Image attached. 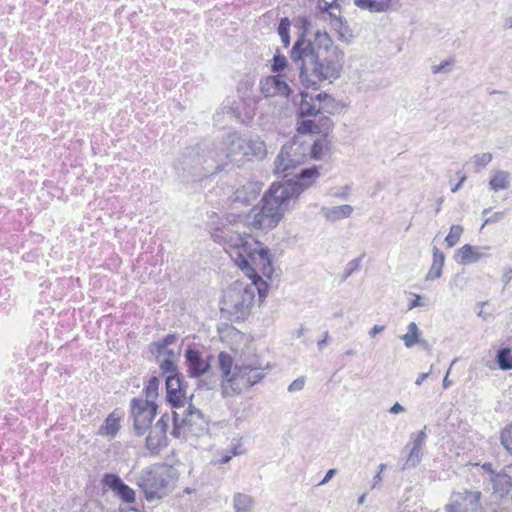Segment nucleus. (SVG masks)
I'll return each instance as SVG.
<instances>
[{
    "label": "nucleus",
    "instance_id": "1",
    "mask_svg": "<svg viewBox=\"0 0 512 512\" xmlns=\"http://www.w3.org/2000/svg\"><path fill=\"white\" fill-rule=\"evenodd\" d=\"M290 59L299 71L306 88L318 89L321 83H332L341 75L344 53L326 31H315L313 43L298 42L290 51Z\"/></svg>",
    "mask_w": 512,
    "mask_h": 512
},
{
    "label": "nucleus",
    "instance_id": "2",
    "mask_svg": "<svg viewBox=\"0 0 512 512\" xmlns=\"http://www.w3.org/2000/svg\"><path fill=\"white\" fill-rule=\"evenodd\" d=\"M267 293L268 284L253 271L252 274H248L247 279L233 282L224 291L220 303L221 314L230 321L245 320L254 306L256 294L262 301Z\"/></svg>",
    "mask_w": 512,
    "mask_h": 512
},
{
    "label": "nucleus",
    "instance_id": "3",
    "mask_svg": "<svg viewBox=\"0 0 512 512\" xmlns=\"http://www.w3.org/2000/svg\"><path fill=\"white\" fill-rule=\"evenodd\" d=\"M211 237L231 256H237V264L242 270L249 269L251 262L261 265L264 270L267 267L271 270L268 248L263 247L251 235L240 234L231 225L223 224L212 228Z\"/></svg>",
    "mask_w": 512,
    "mask_h": 512
},
{
    "label": "nucleus",
    "instance_id": "4",
    "mask_svg": "<svg viewBox=\"0 0 512 512\" xmlns=\"http://www.w3.org/2000/svg\"><path fill=\"white\" fill-rule=\"evenodd\" d=\"M316 166L303 168L291 179L274 183L262 198L265 212L281 220L283 213L290 207L291 201L296 200L306 189L310 188L319 177Z\"/></svg>",
    "mask_w": 512,
    "mask_h": 512
},
{
    "label": "nucleus",
    "instance_id": "5",
    "mask_svg": "<svg viewBox=\"0 0 512 512\" xmlns=\"http://www.w3.org/2000/svg\"><path fill=\"white\" fill-rule=\"evenodd\" d=\"M178 475L177 470L167 464H152L134 477V483L141 489L148 502L166 497L173 489Z\"/></svg>",
    "mask_w": 512,
    "mask_h": 512
},
{
    "label": "nucleus",
    "instance_id": "6",
    "mask_svg": "<svg viewBox=\"0 0 512 512\" xmlns=\"http://www.w3.org/2000/svg\"><path fill=\"white\" fill-rule=\"evenodd\" d=\"M223 145L220 151H209L208 157L203 159V176L221 171L228 163L239 167L248 159L247 139L238 133L228 134Z\"/></svg>",
    "mask_w": 512,
    "mask_h": 512
},
{
    "label": "nucleus",
    "instance_id": "7",
    "mask_svg": "<svg viewBox=\"0 0 512 512\" xmlns=\"http://www.w3.org/2000/svg\"><path fill=\"white\" fill-rule=\"evenodd\" d=\"M167 401L176 410L173 411V430L172 435L179 438L186 437V431H190L192 426V402L188 406H183V387L182 381L177 374H171L166 377Z\"/></svg>",
    "mask_w": 512,
    "mask_h": 512
},
{
    "label": "nucleus",
    "instance_id": "8",
    "mask_svg": "<svg viewBox=\"0 0 512 512\" xmlns=\"http://www.w3.org/2000/svg\"><path fill=\"white\" fill-rule=\"evenodd\" d=\"M308 154V147L298 140H291L285 143L275 159L274 173L282 175L284 180L289 179L291 170L302 164Z\"/></svg>",
    "mask_w": 512,
    "mask_h": 512
},
{
    "label": "nucleus",
    "instance_id": "9",
    "mask_svg": "<svg viewBox=\"0 0 512 512\" xmlns=\"http://www.w3.org/2000/svg\"><path fill=\"white\" fill-rule=\"evenodd\" d=\"M131 417L133 429L136 435H144L151 427L152 421L157 413V405L152 400L133 398L131 400Z\"/></svg>",
    "mask_w": 512,
    "mask_h": 512
},
{
    "label": "nucleus",
    "instance_id": "10",
    "mask_svg": "<svg viewBox=\"0 0 512 512\" xmlns=\"http://www.w3.org/2000/svg\"><path fill=\"white\" fill-rule=\"evenodd\" d=\"M236 384L233 390L240 392L242 387L249 388L264 378V366L258 357L243 360L240 364H235Z\"/></svg>",
    "mask_w": 512,
    "mask_h": 512
},
{
    "label": "nucleus",
    "instance_id": "11",
    "mask_svg": "<svg viewBox=\"0 0 512 512\" xmlns=\"http://www.w3.org/2000/svg\"><path fill=\"white\" fill-rule=\"evenodd\" d=\"M254 86L252 78H245L238 85V93L241 94L240 99L243 102V107L239 103L234 102L227 111L228 114L235 117L238 121L244 123L253 116L255 101L250 97V91Z\"/></svg>",
    "mask_w": 512,
    "mask_h": 512
},
{
    "label": "nucleus",
    "instance_id": "12",
    "mask_svg": "<svg viewBox=\"0 0 512 512\" xmlns=\"http://www.w3.org/2000/svg\"><path fill=\"white\" fill-rule=\"evenodd\" d=\"M481 492L478 490H463L451 495L450 503L446 505L447 512H482L480 503Z\"/></svg>",
    "mask_w": 512,
    "mask_h": 512
},
{
    "label": "nucleus",
    "instance_id": "13",
    "mask_svg": "<svg viewBox=\"0 0 512 512\" xmlns=\"http://www.w3.org/2000/svg\"><path fill=\"white\" fill-rule=\"evenodd\" d=\"M426 439V427L417 433L411 434L410 441L404 447V451L408 450V454L404 463L400 467L402 471L409 470L418 466V464L421 462V450L426 443Z\"/></svg>",
    "mask_w": 512,
    "mask_h": 512
},
{
    "label": "nucleus",
    "instance_id": "14",
    "mask_svg": "<svg viewBox=\"0 0 512 512\" xmlns=\"http://www.w3.org/2000/svg\"><path fill=\"white\" fill-rule=\"evenodd\" d=\"M101 482L103 488L111 490L122 502L127 504L135 502V491L125 484L118 474L105 473Z\"/></svg>",
    "mask_w": 512,
    "mask_h": 512
},
{
    "label": "nucleus",
    "instance_id": "15",
    "mask_svg": "<svg viewBox=\"0 0 512 512\" xmlns=\"http://www.w3.org/2000/svg\"><path fill=\"white\" fill-rule=\"evenodd\" d=\"M169 423V416L164 414L161 418L151 426L149 434L146 437V447L152 453H157L160 447L166 441V433Z\"/></svg>",
    "mask_w": 512,
    "mask_h": 512
},
{
    "label": "nucleus",
    "instance_id": "16",
    "mask_svg": "<svg viewBox=\"0 0 512 512\" xmlns=\"http://www.w3.org/2000/svg\"><path fill=\"white\" fill-rule=\"evenodd\" d=\"M169 423V416L164 414L161 418L151 426L149 434L146 437V447L152 453H157L160 447L166 441V433Z\"/></svg>",
    "mask_w": 512,
    "mask_h": 512
},
{
    "label": "nucleus",
    "instance_id": "17",
    "mask_svg": "<svg viewBox=\"0 0 512 512\" xmlns=\"http://www.w3.org/2000/svg\"><path fill=\"white\" fill-rule=\"evenodd\" d=\"M261 93L265 97L282 96L288 97L291 93V88L283 79L282 74L268 76L261 81Z\"/></svg>",
    "mask_w": 512,
    "mask_h": 512
},
{
    "label": "nucleus",
    "instance_id": "18",
    "mask_svg": "<svg viewBox=\"0 0 512 512\" xmlns=\"http://www.w3.org/2000/svg\"><path fill=\"white\" fill-rule=\"evenodd\" d=\"M326 100H331V97L326 93H319L316 96L302 95L299 115L301 117H310L320 114L324 110L322 103Z\"/></svg>",
    "mask_w": 512,
    "mask_h": 512
},
{
    "label": "nucleus",
    "instance_id": "19",
    "mask_svg": "<svg viewBox=\"0 0 512 512\" xmlns=\"http://www.w3.org/2000/svg\"><path fill=\"white\" fill-rule=\"evenodd\" d=\"M489 247L472 246L465 244L455 254V260L459 264H471L486 258L489 255Z\"/></svg>",
    "mask_w": 512,
    "mask_h": 512
},
{
    "label": "nucleus",
    "instance_id": "20",
    "mask_svg": "<svg viewBox=\"0 0 512 512\" xmlns=\"http://www.w3.org/2000/svg\"><path fill=\"white\" fill-rule=\"evenodd\" d=\"M483 468L490 472V481L495 494H497L499 497H503L510 491L512 487V481L511 477L507 473L503 471L494 472L491 469V464H484Z\"/></svg>",
    "mask_w": 512,
    "mask_h": 512
},
{
    "label": "nucleus",
    "instance_id": "21",
    "mask_svg": "<svg viewBox=\"0 0 512 512\" xmlns=\"http://www.w3.org/2000/svg\"><path fill=\"white\" fill-rule=\"evenodd\" d=\"M354 4L363 10L374 13L387 12L398 9L397 0H354Z\"/></svg>",
    "mask_w": 512,
    "mask_h": 512
},
{
    "label": "nucleus",
    "instance_id": "22",
    "mask_svg": "<svg viewBox=\"0 0 512 512\" xmlns=\"http://www.w3.org/2000/svg\"><path fill=\"white\" fill-rule=\"evenodd\" d=\"M262 189V185L258 182H247L234 193V201L242 204H250L257 199Z\"/></svg>",
    "mask_w": 512,
    "mask_h": 512
},
{
    "label": "nucleus",
    "instance_id": "23",
    "mask_svg": "<svg viewBox=\"0 0 512 512\" xmlns=\"http://www.w3.org/2000/svg\"><path fill=\"white\" fill-rule=\"evenodd\" d=\"M218 364L223 378L229 382L231 388H233L234 384H236V379H234V377H236V370L235 365L233 366L232 357L226 352H221L218 355Z\"/></svg>",
    "mask_w": 512,
    "mask_h": 512
},
{
    "label": "nucleus",
    "instance_id": "24",
    "mask_svg": "<svg viewBox=\"0 0 512 512\" xmlns=\"http://www.w3.org/2000/svg\"><path fill=\"white\" fill-rule=\"evenodd\" d=\"M295 27L300 30L297 39L295 40L293 45H296L298 42L303 43H313L315 41V32H311V22L306 16H299L295 19Z\"/></svg>",
    "mask_w": 512,
    "mask_h": 512
},
{
    "label": "nucleus",
    "instance_id": "25",
    "mask_svg": "<svg viewBox=\"0 0 512 512\" xmlns=\"http://www.w3.org/2000/svg\"><path fill=\"white\" fill-rule=\"evenodd\" d=\"M279 221L280 220L275 218V216L265 212V209L261 207V209L254 214L251 224L256 229L269 230L276 227Z\"/></svg>",
    "mask_w": 512,
    "mask_h": 512
},
{
    "label": "nucleus",
    "instance_id": "26",
    "mask_svg": "<svg viewBox=\"0 0 512 512\" xmlns=\"http://www.w3.org/2000/svg\"><path fill=\"white\" fill-rule=\"evenodd\" d=\"M353 212V207L343 204L335 207H322L321 213L328 221H337L349 217Z\"/></svg>",
    "mask_w": 512,
    "mask_h": 512
},
{
    "label": "nucleus",
    "instance_id": "27",
    "mask_svg": "<svg viewBox=\"0 0 512 512\" xmlns=\"http://www.w3.org/2000/svg\"><path fill=\"white\" fill-rule=\"evenodd\" d=\"M445 262V255L437 247H433V262L426 275V280H435L441 277Z\"/></svg>",
    "mask_w": 512,
    "mask_h": 512
},
{
    "label": "nucleus",
    "instance_id": "28",
    "mask_svg": "<svg viewBox=\"0 0 512 512\" xmlns=\"http://www.w3.org/2000/svg\"><path fill=\"white\" fill-rule=\"evenodd\" d=\"M254 499L244 493H235L233 496V508L235 512H252L254 509Z\"/></svg>",
    "mask_w": 512,
    "mask_h": 512
},
{
    "label": "nucleus",
    "instance_id": "29",
    "mask_svg": "<svg viewBox=\"0 0 512 512\" xmlns=\"http://www.w3.org/2000/svg\"><path fill=\"white\" fill-rule=\"evenodd\" d=\"M489 186L493 191H500L509 188L510 174L504 170L496 171L489 181Z\"/></svg>",
    "mask_w": 512,
    "mask_h": 512
},
{
    "label": "nucleus",
    "instance_id": "30",
    "mask_svg": "<svg viewBox=\"0 0 512 512\" xmlns=\"http://www.w3.org/2000/svg\"><path fill=\"white\" fill-rule=\"evenodd\" d=\"M496 363L501 370H512V350L509 347H502L497 351Z\"/></svg>",
    "mask_w": 512,
    "mask_h": 512
},
{
    "label": "nucleus",
    "instance_id": "31",
    "mask_svg": "<svg viewBox=\"0 0 512 512\" xmlns=\"http://www.w3.org/2000/svg\"><path fill=\"white\" fill-rule=\"evenodd\" d=\"M324 9L330 17V24L335 29H341L343 25L341 10L338 4L325 2Z\"/></svg>",
    "mask_w": 512,
    "mask_h": 512
},
{
    "label": "nucleus",
    "instance_id": "32",
    "mask_svg": "<svg viewBox=\"0 0 512 512\" xmlns=\"http://www.w3.org/2000/svg\"><path fill=\"white\" fill-rule=\"evenodd\" d=\"M401 339L404 341V345L407 348H411L420 342V330L415 322L409 323L407 333L402 335Z\"/></svg>",
    "mask_w": 512,
    "mask_h": 512
},
{
    "label": "nucleus",
    "instance_id": "33",
    "mask_svg": "<svg viewBox=\"0 0 512 512\" xmlns=\"http://www.w3.org/2000/svg\"><path fill=\"white\" fill-rule=\"evenodd\" d=\"M247 153L249 156H255L258 158H262L266 154V145L265 142L259 138L256 139H247Z\"/></svg>",
    "mask_w": 512,
    "mask_h": 512
},
{
    "label": "nucleus",
    "instance_id": "34",
    "mask_svg": "<svg viewBox=\"0 0 512 512\" xmlns=\"http://www.w3.org/2000/svg\"><path fill=\"white\" fill-rule=\"evenodd\" d=\"M150 352L156 359L170 356V353H177L174 349L165 346V343L154 342L150 345Z\"/></svg>",
    "mask_w": 512,
    "mask_h": 512
},
{
    "label": "nucleus",
    "instance_id": "35",
    "mask_svg": "<svg viewBox=\"0 0 512 512\" xmlns=\"http://www.w3.org/2000/svg\"><path fill=\"white\" fill-rule=\"evenodd\" d=\"M462 233L463 227L461 225H452L448 235L445 238L447 247H454L459 242Z\"/></svg>",
    "mask_w": 512,
    "mask_h": 512
},
{
    "label": "nucleus",
    "instance_id": "36",
    "mask_svg": "<svg viewBox=\"0 0 512 512\" xmlns=\"http://www.w3.org/2000/svg\"><path fill=\"white\" fill-rule=\"evenodd\" d=\"M177 358V353H170V356L165 358L157 359L159 363L160 369L164 374L172 373L176 370L175 361Z\"/></svg>",
    "mask_w": 512,
    "mask_h": 512
},
{
    "label": "nucleus",
    "instance_id": "37",
    "mask_svg": "<svg viewBox=\"0 0 512 512\" xmlns=\"http://www.w3.org/2000/svg\"><path fill=\"white\" fill-rule=\"evenodd\" d=\"M159 379L156 376H152L148 384L145 387V395L146 398L144 400H152L154 401L158 396V388H159Z\"/></svg>",
    "mask_w": 512,
    "mask_h": 512
},
{
    "label": "nucleus",
    "instance_id": "38",
    "mask_svg": "<svg viewBox=\"0 0 512 512\" xmlns=\"http://www.w3.org/2000/svg\"><path fill=\"white\" fill-rule=\"evenodd\" d=\"M194 425L199 424L198 433L194 432V436L201 437L209 433V428L207 426H202V424L207 425V422L204 420L203 413L194 407Z\"/></svg>",
    "mask_w": 512,
    "mask_h": 512
},
{
    "label": "nucleus",
    "instance_id": "39",
    "mask_svg": "<svg viewBox=\"0 0 512 512\" xmlns=\"http://www.w3.org/2000/svg\"><path fill=\"white\" fill-rule=\"evenodd\" d=\"M492 161V154L482 153L476 154L471 158V162L474 164L475 171L478 172L482 168L486 167Z\"/></svg>",
    "mask_w": 512,
    "mask_h": 512
},
{
    "label": "nucleus",
    "instance_id": "40",
    "mask_svg": "<svg viewBox=\"0 0 512 512\" xmlns=\"http://www.w3.org/2000/svg\"><path fill=\"white\" fill-rule=\"evenodd\" d=\"M209 368L208 363H204L199 352L194 350V379L204 374Z\"/></svg>",
    "mask_w": 512,
    "mask_h": 512
},
{
    "label": "nucleus",
    "instance_id": "41",
    "mask_svg": "<svg viewBox=\"0 0 512 512\" xmlns=\"http://www.w3.org/2000/svg\"><path fill=\"white\" fill-rule=\"evenodd\" d=\"M500 440L504 448L512 455V423L502 430Z\"/></svg>",
    "mask_w": 512,
    "mask_h": 512
},
{
    "label": "nucleus",
    "instance_id": "42",
    "mask_svg": "<svg viewBox=\"0 0 512 512\" xmlns=\"http://www.w3.org/2000/svg\"><path fill=\"white\" fill-rule=\"evenodd\" d=\"M288 64L286 57L280 53H276L272 59L271 70L274 73L280 74Z\"/></svg>",
    "mask_w": 512,
    "mask_h": 512
},
{
    "label": "nucleus",
    "instance_id": "43",
    "mask_svg": "<svg viewBox=\"0 0 512 512\" xmlns=\"http://www.w3.org/2000/svg\"><path fill=\"white\" fill-rule=\"evenodd\" d=\"M308 147V152H310L311 157L314 159H321L323 154V142L315 141L312 145L305 144Z\"/></svg>",
    "mask_w": 512,
    "mask_h": 512
},
{
    "label": "nucleus",
    "instance_id": "44",
    "mask_svg": "<svg viewBox=\"0 0 512 512\" xmlns=\"http://www.w3.org/2000/svg\"><path fill=\"white\" fill-rule=\"evenodd\" d=\"M453 64L454 60L448 59L438 65H433L431 71L433 74L448 73L451 71Z\"/></svg>",
    "mask_w": 512,
    "mask_h": 512
},
{
    "label": "nucleus",
    "instance_id": "45",
    "mask_svg": "<svg viewBox=\"0 0 512 512\" xmlns=\"http://www.w3.org/2000/svg\"><path fill=\"white\" fill-rule=\"evenodd\" d=\"M317 125L312 120H302L298 122L297 131L301 134L315 132Z\"/></svg>",
    "mask_w": 512,
    "mask_h": 512
},
{
    "label": "nucleus",
    "instance_id": "46",
    "mask_svg": "<svg viewBox=\"0 0 512 512\" xmlns=\"http://www.w3.org/2000/svg\"><path fill=\"white\" fill-rule=\"evenodd\" d=\"M364 255L349 261L345 267V278L351 276L355 271L359 270Z\"/></svg>",
    "mask_w": 512,
    "mask_h": 512
},
{
    "label": "nucleus",
    "instance_id": "47",
    "mask_svg": "<svg viewBox=\"0 0 512 512\" xmlns=\"http://www.w3.org/2000/svg\"><path fill=\"white\" fill-rule=\"evenodd\" d=\"M104 429L107 435L114 436L119 430L118 420L112 417H108L105 421Z\"/></svg>",
    "mask_w": 512,
    "mask_h": 512
},
{
    "label": "nucleus",
    "instance_id": "48",
    "mask_svg": "<svg viewBox=\"0 0 512 512\" xmlns=\"http://www.w3.org/2000/svg\"><path fill=\"white\" fill-rule=\"evenodd\" d=\"M290 26L291 21L287 17H283L280 19L279 25H278V34L279 36L287 35L290 33Z\"/></svg>",
    "mask_w": 512,
    "mask_h": 512
},
{
    "label": "nucleus",
    "instance_id": "49",
    "mask_svg": "<svg viewBox=\"0 0 512 512\" xmlns=\"http://www.w3.org/2000/svg\"><path fill=\"white\" fill-rule=\"evenodd\" d=\"M305 385V379L303 377H299L295 379L289 386L288 391L289 392H296L300 391L304 388Z\"/></svg>",
    "mask_w": 512,
    "mask_h": 512
},
{
    "label": "nucleus",
    "instance_id": "50",
    "mask_svg": "<svg viewBox=\"0 0 512 512\" xmlns=\"http://www.w3.org/2000/svg\"><path fill=\"white\" fill-rule=\"evenodd\" d=\"M185 359H186V363L188 365V374L189 376H192V346H187L186 349H185Z\"/></svg>",
    "mask_w": 512,
    "mask_h": 512
},
{
    "label": "nucleus",
    "instance_id": "51",
    "mask_svg": "<svg viewBox=\"0 0 512 512\" xmlns=\"http://www.w3.org/2000/svg\"><path fill=\"white\" fill-rule=\"evenodd\" d=\"M504 215H505L504 212H495L493 215H491L490 217L485 219L484 225H487L489 223L498 222L499 220H501L504 217Z\"/></svg>",
    "mask_w": 512,
    "mask_h": 512
},
{
    "label": "nucleus",
    "instance_id": "52",
    "mask_svg": "<svg viewBox=\"0 0 512 512\" xmlns=\"http://www.w3.org/2000/svg\"><path fill=\"white\" fill-rule=\"evenodd\" d=\"M457 175L459 176V182L451 188L453 193L458 191L466 180V176L462 172H458Z\"/></svg>",
    "mask_w": 512,
    "mask_h": 512
},
{
    "label": "nucleus",
    "instance_id": "53",
    "mask_svg": "<svg viewBox=\"0 0 512 512\" xmlns=\"http://www.w3.org/2000/svg\"><path fill=\"white\" fill-rule=\"evenodd\" d=\"M337 473V470L336 469H329L326 473V475L324 476V478L320 481L319 485H324L326 483H328V481L334 477Z\"/></svg>",
    "mask_w": 512,
    "mask_h": 512
},
{
    "label": "nucleus",
    "instance_id": "54",
    "mask_svg": "<svg viewBox=\"0 0 512 512\" xmlns=\"http://www.w3.org/2000/svg\"><path fill=\"white\" fill-rule=\"evenodd\" d=\"M385 329V326L382 325H374L368 332L370 337H375L377 334L383 332Z\"/></svg>",
    "mask_w": 512,
    "mask_h": 512
},
{
    "label": "nucleus",
    "instance_id": "55",
    "mask_svg": "<svg viewBox=\"0 0 512 512\" xmlns=\"http://www.w3.org/2000/svg\"><path fill=\"white\" fill-rule=\"evenodd\" d=\"M414 297L415 298L409 303V306H408L409 310L414 309L419 306H422L421 296L415 294Z\"/></svg>",
    "mask_w": 512,
    "mask_h": 512
},
{
    "label": "nucleus",
    "instance_id": "56",
    "mask_svg": "<svg viewBox=\"0 0 512 512\" xmlns=\"http://www.w3.org/2000/svg\"><path fill=\"white\" fill-rule=\"evenodd\" d=\"M430 370H432V367L430 368ZM430 373L431 371L419 374L415 381V385L420 386L429 377Z\"/></svg>",
    "mask_w": 512,
    "mask_h": 512
},
{
    "label": "nucleus",
    "instance_id": "57",
    "mask_svg": "<svg viewBox=\"0 0 512 512\" xmlns=\"http://www.w3.org/2000/svg\"><path fill=\"white\" fill-rule=\"evenodd\" d=\"M511 280H512V269L507 268L502 275V281L504 282L505 285H507Z\"/></svg>",
    "mask_w": 512,
    "mask_h": 512
},
{
    "label": "nucleus",
    "instance_id": "58",
    "mask_svg": "<svg viewBox=\"0 0 512 512\" xmlns=\"http://www.w3.org/2000/svg\"><path fill=\"white\" fill-rule=\"evenodd\" d=\"M404 411H405V408L401 404H399V403H395L389 409V412L392 413V414H399V413H402Z\"/></svg>",
    "mask_w": 512,
    "mask_h": 512
},
{
    "label": "nucleus",
    "instance_id": "59",
    "mask_svg": "<svg viewBox=\"0 0 512 512\" xmlns=\"http://www.w3.org/2000/svg\"><path fill=\"white\" fill-rule=\"evenodd\" d=\"M175 340H176L175 336L172 334H169L164 339L159 341V343H165V346L169 347L171 344H173L175 342Z\"/></svg>",
    "mask_w": 512,
    "mask_h": 512
},
{
    "label": "nucleus",
    "instance_id": "60",
    "mask_svg": "<svg viewBox=\"0 0 512 512\" xmlns=\"http://www.w3.org/2000/svg\"><path fill=\"white\" fill-rule=\"evenodd\" d=\"M327 339H328V332L326 331L323 335V338L321 340H319L317 343V346L320 350H322L325 347V345L327 344Z\"/></svg>",
    "mask_w": 512,
    "mask_h": 512
},
{
    "label": "nucleus",
    "instance_id": "61",
    "mask_svg": "<svg viewBox=\"0 0 512 512\" xmlns=\"http://www.w3.org/2000/svg\"><path fill=\"white\" fill-rule=\"evenodd\" d=\"M283 46L287 48L290 45V33L280 36Z\"/></svg>",
    "mask_w": 512,
    "mask_h": 512
},
{
    "label": "nucleus",
    "instance_id": "62",
    "mask_svg": "<svg viewBox=\"0 0 512 512\" xmlns=\"http://www.w3.org/2000/svg\"><path fill=\"white\" fill-rule=\"evenodd\" d=\"M382 480V476L380 474V472H377V474L374 476L373 478V485H372V488H375L376 485Z\"/></svg>",
    "mask_w": 512,
    "mask_h": 512
},
{
    "label": "nucleus",
    "instance_id": "63",
    "mask_svg": "<svg viewBox=\"0 0 512 512\" xmlns=\"http://www.w3.org/2000/svg\"><path fill=\"white\" fill-rule=\"evenodd\" d=\"M231 458H232V455H224L219 460V463L220 464H226V463H228L231 460Z\"/></svg>",
    "mask_w": 512,
    "mask_h": 512
},
{
    "label": "nucleus",
    "instance_id": "64",
    "mask_svg": "<svg viewBox=\"0 0 512 512\" xmlns=\"http://www.w3.org/2000/svg\"><path fill=\"white\" fill-rule=\"evenodd\" d=\"M504 27L507 28V29H510L512 28V17H509L505 20V24H504Z\"/></svg>",
    "mask_w": 512,
    "mask_h": 512
}]
</instances>
